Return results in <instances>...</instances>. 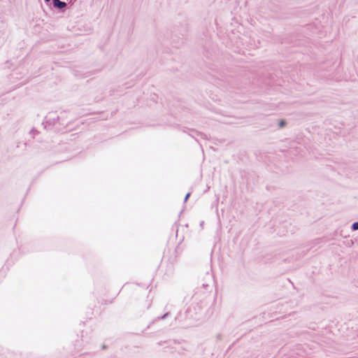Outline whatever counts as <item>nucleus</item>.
<instances>
[{
    "instance_id": "2",
    "label": "nucleus",
    "mask_w": 358,
    "mask_h": 358,
    "mask_svg": "<svg viewBox=\"0 0 358 358\" xmlns=\"http://www.w3.org/2000/svg\"><path fill=\"white\" fill-rule=\"evenodd\" d=\"M352 229L354 230H357L358 229V222H354L352 224Z\"/></svg>"
},
{
    "instance_id": "1",
    "label": "nucleus",
    "mask_w": 358,
    "mask_h": 358,
    "mask_svg": "<svg viewBox=\"0 0 358 358\" xmlns=\"http://www.w3.org/2000/svg\"><path fill=\"white\" fill-rule=\"evenodd\" d=\"M53 3L55 6L59 8H62L66 6V3L64 2H62L59 0H53Z\"/></svg>"
},
{
    "instance_id": "4",
    "label": "nucleus",
    "mask_w": 358,
    "mask_h": 358,
    "mask_svg": "<svg viewBox=\"0 0 358 358\" xmlns=\"http://www.w3.org/2000/svg\"><path fill=\"white\" fill-rule=\"evenodd\" d=\"M189 194H187V196H186V197H185V201L187 199V198L189 197Z\"/></svg>"
},
{
    "instance_id": "5",
    "label": "nucleus",
    "mask_w": 358,
    "mask_h": 358,
    "mask_svg": "<svg viewBox=\"0 0 358 358\" xmlns=\"http://www.w3.org/2000/svg\"><path fill=\"white\" fill-rule=\"evenodd\" d=\"M45 1H47V2H48V1H50V0H45Z\"/></svg>"
},
{
    "instance_id": "3",
    "label": "nucleus",
    "mask_w": 358,
    "mask_h": 358,
    "mask_svg": "<svg viewBox=\"0 0 358 358\" xmlns=\"http://www.w3.org/2000/svg\"><path fill=\"white\" fill-rule=\"evenodd\" d=\"M285 124V122L283 120H282L280 122V127H283Z\"/></svg>"
}]
</instances>
